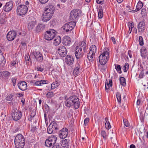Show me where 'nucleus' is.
<instances>
[{
  "label": "nucleus",
  "instance_id": "f257e3e1",
  "mask_svg": "<svg viewBox=\"0 0 148 148\" xmlns=\"http://www.w3.org/2000/svg\"><path fill=\"white\" fill-rule=\"evenodd\" d=\"M15 146L17 148H23L25 144V139L23 136L18 134L16 136L14 140Z\"/></svg>",
  "mask_w": 148,
  "mask_h": 148
},
{
  "label": "nucleus",
  "instance_id": "f03ea898",
  "mask_svg": "<svg viewBox=\"0 0 148 148\" xmlns=\"http://www.w3.org/2000/svg\"><path fill=\"white\" fill-rule=\"evenodd\" d=\"M97 51V48L95 45H92L90 47L89 51L87 57L90 62L93 63L95 59V56Z\"/></svg>",
  "mask_w": 148,
  "mask_h": 148
},
{
  "label": "nucleus",
  "instance_id": "7ed1b4c3",
  "mask_svg": "<svg viewBox=\"0 0 148 148\" xmlns=\"http://www.w3.org/2000/svg\"><path fill=\"white\" fill-rule=\"evenodd\" d=\"M109 52L106 50H104L99 57L100 64H106L109 59Z\"/></svg>",
  "mask_w": 148,
  "mask_h": 148
},
{
  "label": "nucleus",
  "instance_id": "20e7f679",
  "mask_svg": "<svg viewBox=\"0 0 148 148\" xmlns=\"http://www.w3.org/2000/svg\"><path fill=\"white\" fill-rule=\"evenodd\" d=\"M76 23L74 21H71L65 23L63 27V29L66 32L72 31L76 26Z\"/></svg>",
  "mask_w": 148,
  "mask_h": 148
},
{
  "label": "nucleus",
  "instance_id": "39448f33",
  "mask_svg": "<svg viewBox=\"0 0 148 148\" xmlns=\"http://www.w3.org/2000/svg\"><path fill=\"white\" fill-rule=\"evenodd\" d=\"M28 8L25 5H21L18 6L17 9V14L21 16L25 15L27 12Z\"/></svg>",
  "mask_w": 148,
  "mask_h": 148
},
{
  "label": "nucleus",
  "instance_id": "423d86ee",
  "mask_svg": "<svg viewBox=\"0 0 148 148\" xmlns=\"http://www.w3.org/2000/svg\"><path fill=\"white\" fill-rule=\"evenodd\" d=\"M81 14L80 10L76 9L72 10L70 13V19L71 20H75L78 18Z\"/></svg>",
  "mask_w": 148,
  "mask_h": 148
},
{
  "label": "nucleus",
  "instance_id": "0eeeda50",
  "mask_svg": "<svg viewBox=\"0 0 148 148\" xmlns=\"http://www.w3.org/2000/svg\"><path fill=\"white\" fill-rule=\"evenodd\" d=\"M55 8L51 5L47 6V21L52 17L54 12Z\"/></svg>",
  "mask_w": 148,
  "mask_h": 148
},
{
  "label": "nucleus",
  "instance_id": "6e6552de",
  "mask_svg": "<svg viewBox=\"0 0 148 148\" xmlns=\"http://www.w3.org/2000/svg\"><path fill=\"white\" fill-rule=\"evenodd\" d=\"M56 140L57 137L55 135L48 136L47 138V147H50L54 145L56 143Z\"/></svg>",
  "mask_w": 148,
  "mask_h": 148
},
{
  "label": "nucleus",
  "instance_id": "1a4fd4ad",
  "mask_svg": "<svg viewBox=\"0 0 148 148\" xmlns=\"http://www.w3.org/2000/svg\"><path fill=\"white\" fill-rule=\"evenodd\" d=\"M72 106L73 105L75 109L78 108L79 106V99L76 96H71Z\"/></svg>",
  "mask_w": 148,
  "mask_h": 148
},
{
  "label": "nucleus",
  "instance_id": "9d476101",
  "mask_svg": "<svg viewBox=\"0 0 148 148\" xmlns=\"http://www.w3.org/2000/svg\"><path fill=\"white\" fill-rule=\"evenodd\" d=\"M12 116L13 119L15 121L19 120L21 117L22 114L21 111H18L17 110L12 111Z\"/></svg>",
  "mask_w": 148,
  "mask_h": 148
},
{
  "label": "nucleus",
  "instance_id": "9b49d317",
  "mask_svg": "<svg viewBox=\"0 0 148 148\" xmlns=\"http://www.w3.org/2000/svg\"><path fill=\"white\" fill-rule=\"evenodd\" d=\"M57 52L62 57H64L67 53L66 48L63 46L59 47L57 49Z\"/></svg>",
  "mask_w": 148,
  "mask_h": 148
},
{
  "label": "nucleus",
  "instance_id": "f8f14e48",
  "mask_svg": "<svg viewBox=\"0 0 148 148\" xmlns=\"http://www.w3.org/2000/svg\"><path fill=\"white\" fill-rule=\"evenodd\" d=\"M75 54L77 59H80L83 57V53L82 49L79 47H76L75 50Z\"/></svg>",
  "mask_w": 148,
  "mask_h": 148
},
{
  "label": "nucleus",
  "instance_id": "ddd939ff",
  "mask_svg": "<svg viewBox=\"0 0 148 148\" xmlns=\"http://www.w3.org/2000/svg\"><path fill=\"white\" fill-rule=\"evenodd\" d=\"M56 35V31L53 29H51L47 31V40H50L53 39Z\"/></svg>",
  "mask_w": 148,
  "mask_h": 148
},
{
  "label": "nucleus",
  "instance_id": "4468645a",
  "mask_svg": "<svg viewBox=\"0 0 148 148\" xmlns=\"http://www.w3.org/2000/svg\"><path fill=\"white\" fill-rule=\"evenodd\" d=\"M68 133V130L67 128H63L59 132V136L60 138H65L67 137Z\"/></svg>",
  "mask_w": 148,
  "mask_h": 148
},
{
  "label": "nucleus",
  "instance_id": "2eb2a0df",
  "mask_svg": "<svg viewBox=\"0 0 148 148\" xmlns=\"http://www.w3.org/2000/svg\"><path fill=\"white\" fill-rule=\"evenodd\" d=\"M56 123H51L47 128V132L49 134H52L53 130L58 129Z\"/></svg>",
  "mask_w": 148,
  "mask_h": 148
},
{
  "label": "nucleus",
  "instance_id": "dca6fc26",
  "mask_svg": "<svg viewBox=\"0 0 148 148\" xmlns=\"http://www.w3.org/2000/svg\"><path fill=\"white\" fill-rule=\"evenodd\" d=\"M16 35V32L14 31L9 32L7 35V39L10 41L14 40Z\"/></svg>",
  "mask_w": 148,
  "mask_h": 148
},
{
  "label": "nucleus",
  "instance_id": "f3484780",
  "mask_svg": "<svg viewBox=\"0 0 148 148\" xmlns=\"http://www.w3.org/2000/svg\"><path fill=\"white\" fill-rule=\"evenodd\" d=\"M145 22L143 21L140 22L138 25V32L140 33H143L145 29Z\"/></svg>",
  "mask_w": 148,
  "mask_h": 148
},
{
  "label": "nucleus",
  "instance_id": "a211bd4d",
  "mask_svg": "<svg viewBox=\"0 0 148 148\" xmlns=\"http://www.w3.org/2000/svg\"><path fill=\"white\" fill-rule=\"evenodd\" d=\"M13 5L12 2L7 3L3 7V10L6 12H8L12 10Z\"/></svg>",
  "mask_w": 148,
  "mask_h": 148
},
{
  "label": "nucleus",
  "instance_id": "6ab92c4d",
  "mask_svg": "<svg viewBox=\"0 0 148 148\" xmlns=\"http://www.w3.org/2000/svg\"><path fill=\"white\" fill-rule=\"evenodd\" d=\"M74 58L73 56L71 55H67L65 59V62L68 65H71L74 62Z\"/></svg>",
  "mask_w": 148,
  "mask_h": 148
},
{
  "label": "nucleus",
  "instance_id": "aec40b11",
  "mask_svg": "<svg viewBox=\"0 0 148 148\" xmlns=\"http://www.w3.org/2000/svg\"><path fill=\"white\" fill-rule=\"evenodd\" d=\"M81 70L80 63L77 62L75 66V68L73 71V74L75 76H76L79 73L80 71Z\"/></svg>",
  "mask_w": 148,
  "mask_h": 148
},
{
  "label": "nucleus",
  "instance_id": "412c9836",
  "mask_svg": "<svg viewBox=\"0 0 148 148\" xmlns=\"http://www.w3.org/2000/svg\"><path fill=\"white\" fill-rule=\"evenodd\" d=\"M140 56L142 59H144L147 57L148 55V52L147 49L145 47H143L140 49Z\"/></svg>",
  "mask_w": 148,
  "mask_h": 148
},
{
  "label": "nucleus",
  "instance_id": "4be33fe9",
  "mask_svg": "<svg viewBox=\"0 0 148 148\" xmlns=\"http://www.w3.org/2000/svg\"><path fill=\"white\" fill-rule=\"evenodd\" d=\"M18 86L19 88L22 90L24 91L26 89L27 84L25 81H21L18 84Z\"/></svg>",
  "mask_w": 148,
  "mask_h": 148
},
{
  "label": "nucleus",
  "instance_id": "5701e85b",
  "mask_svg": "<svg viewBox=\"0 0 148 148\" xmlns=\"http://www.w3.org/2000/svg\"><path fill=\"white\" fill-rule=\"evenodd\" d=\"M71 42V39L70 37L68 36H65L63 38L62 43L65 46H69Z\"/></svg>",
  "mask_w": 148,
  "mask_h": 148
},
{
  "label": "nucleus",
  "instance_id": "b1692460",
  "mask_svg": "<svg viewBox=\"0 0 148 148\" xmlns=\"http://www.w3.org/2000/svg\"><path fill=\"white\" fill-rule=\"evenodd\" d=\"M3 50L2 47L0 46V64L3 65L5 64L6 61L2 52V50Z\"/></svg>",
  "mask_w": 148,
  "mask_h": 148
},
{
  "label": "nucleus",
  "instance_id": "393cba45",
  "mask_svg": "<svg viewBox=\"0 0 148 148\" xmlns=\"http://www.w3.org/2000/svg\"><path fill=\"white\" fill-rule=\"evenodd\" d=\"M61 41L60 37L58 36L55 37L53 40V44L55 46H57L59 45Z\"/></svg>",
  "mask_w": 148,
  "mask_h": 148
},
{
  "label": "nucleus",
  "instance_id": "a878e982",
  "mask_svg": "<svg viewBox=\"0 0 148 148\" xmlns=\"http://www.w3.org/2000/svg\"><path fill=\"white\" fill-rule=\"evenodd\" d=\"M36 24L35 21H29L28 24V28L29 30H32L34 28Z\"/></svg>",
  "mask_w": 148,
  "mask_h": 148
},
{
  "label": "nucleus",
  "instance_id": "bb28decb",
  "mask_svg": "<svg viewBox=\"0 0 148 148\" xmlns=\"http://www.w3.org/2000/svg\"><path fill=\"white\" fill-rule=\"evenodd\" d=\"M45 25L40 24H39L36 27V31L38 32L43 30L45 28Z\"/></svg>",
  "mask_w": 148,
  "mask_h": 148
},
{
  "label": "nucleus",
  "instance_id": "cd10ccee",
  "mask_svg": "<svg viewBox=\"0 0 148 148\" xmlns=\"http://www.w3.org/2000/svg\"><path fill=\"white\" fill-rule=\"evenodd\" d=\"M65 105L66 106L68 107H70L72 106L71 101V97L66 99L65 102Z\"/></svg>",
  "mask_w": 148,
  "mask_h": 148
},
{
  "label": "nucleus",
  "instance_id": "c85d7f7f",
  "mask_svg": "<svg viewBox=\"0 0 148 148\" xmlns=\"http://www.w3.org/2000/svg\"><path fill=\"white\" fill-rule=\"evenodd\" d=\"M60 82L57 81L53 82L51 84V88L53 89L57 87L60 84Z\"/></svg>",
  "mask_w": 148,
  "mask_h": 148
},
{
  "label": "nucleus",
  "instance_id": "c756f323",
  "mask_svg": "<svg viewBox=\"0 0 148 148\" xmlns=\"http://www.w3.org/2000/svg\"><path fill=\"white\" fill-rule=\"evenodd\" d=\"M99 68L100 71L103 73L106 69L107 66L106 64H100V65H99Z\"/></svg>",
  "mask_w": 148,
  "mask_h": 148
},
{
  "label": "nucleus",
  "instance_id": "7c9ffc66",
  "mask_svg": "<svg viewBox=\"0 0 148 148\" xmlns=\"http://www.w3.org/2000/svg\"><path fill=\"white\" fill-rule=\"evenodd\" d=\"M70 140L69 139H64L61 140L60 144L62 146L69 145V143Z\"/></svg>",
  "mask_w": 148,
  "mask_h": 148
},
{
  "label": "nucleus",
  "instance_id": "2f4dec72",
  "mask_svg": "<svg viewBox=\"0 0 148 148\" xmlns=\"http://www.w3.org/2000/svg\"><path fill=\"white\" fill-rule=\"evenodd\" d=\"M105 123L106 128L107 129H109L110 128L111 126L107 118H105Z\"/></svg>",
  "mask_w": 148,
  "mask_h": 148
},
{
  "label": "nucleus",
  "instance_id": "473e14b6",
  "mask_svg": "<svg viewBox=\"0 0 148 148\" xmlns=\"http://www.w3.org/2000/svg\"><path fill=\"white\" fill-rule=\"evenodd\" d=\"M143 6V5L142 3L140 1H138L136 5V8L135 11L136 12L138 11L142 8Z\"/></svg>",
  "mask_w": 148,
  "mask_h": 148
},
{
  "label": "nucleus",
  "instance_id": "72a5a7b5",
  "mask_svg": "<svg viewBox=\"0 0 148 148\" xmlns=\"http://www.w3.org/2000/svg\"><path fill=\"white\" fill-rule=\"evenodd\" d=\"M86 46V44L84 41H82L79 42V45L77 47H81L82 49H83L84 50Z\"/></svg>",
  "mask_w": 148,
  "mask_h": 148
},
{
  "label": "nucleus",
  "instance_id": "f704fd0d",
  "mask_svg": "<svg viewBox=\"0 0 148 148\" xmlns=\"http://www.w3.org/2000/svg\"><path fill=\"white\" fill-rule=\"evenodd\" d=\"M112 86V82L111 80H110L109 82H107L105 83V89L106 90H108L110 87Z\"/></svg>",
  "mask_w": 148,
  "mask_h": 148
},
{
  "label": "nucleus",
  "instance_id": "c9c22d12",
  "mask_svg": "<svg viewBox=\"0 0 148 148\" xmlns=\"http://www.w3.org/2000/svg\"><path fill=\"white\" fill-rule=\"evenodd\" d=\"M46 8H45L44 9V12H43V13L42 16V20L43 22H46Z\"/></svg>",
  "mask_w": 148,
  "mask_h": 148
},
{
  "label": "nucleus",
  "instance_id": "e433bc0d",
  "mask_svg": "<svg viewBox=\"0 0 148 148\" xmlns=\"http://www.w3.org/2000/svg\"><path fill=\"white\" fill-rule=\"evenodd\" d=\"M120 81L121 84L123 86L126 85V83L125 79L123 77H120Z\"/></svg>",
  "mask_w": 148,
  "mask_h": 148
},
{
  "label": "nucleus",
  "instance_id": "4c0bfd02",
  "mask_svg": "<svg viewBox=\"0 0 148 148\" xmlns=\"http://www.w3.org/2000/svg\"><path fill=\"white\" fill-rule=\"evenodd\" d=\"M115 68L118 73L119 74L121 73L122 72L121 70V68L119 65H115Z\"/></svg>",
  "mask_w": 148,
  "mask_h": 148
},
{
  "label": "nucleus",
  "instance_id": "58836bf2",
  "mask_svg": "<svg viewBox=\"0 0 148 148\" xmlns=\"http://www.w3.org/2000/svg\"><path fill=\"white\" fill-rule=\"evenodd\" d=\"M116 96L118 102L120 103L121 100V94L119 92H117L116 93Z\"/></svg>",
  "mask_w": 148,
  "mask_h": 148
},
{
  "label": "nucleus",
  "instance_id": "ea45409f",
  "mask_svg": "<svg viewBox=\"0 0 148 148\" xmlns=\"http://www.w3.org/2000/svg\"><path fill=\"white\" fill-rule=\"evenodd\" d=\"M101 134L103 139L106 140L107 136V134L106 132L104 130H102L101 131Z\"/></svg>",
  "mask_w": 148,
  "mask_h": 148
},
{
  "label": "nucleus",
  "instance_id": "a19ab883",
  "mask_svg": "<svg viewBox=\"0 0 148 148\" xmlns=\"http://www.w3.org/2000/svg\"><path fill=\"white\" fill-rule=\"evenodd\" d=\"M123 121L124 125L126 127H129L130 126V124L129 123L128 121L126 119H123Z\"/></svg>",
  "mask_w": 148,
  "mask_h": 148
},
{
  "label": "nucleus",
  "instance_id": "79ce46f5",
  "mask_svg": "<svg viewBox=\"0 0 148 148\" xmlns=\"http://www.w3.org/2000/svg\"><path fill=\"white\" fill-rule=\"evenodd\" d=\"M139 44L141 46H143L144 45L143 40V37L141 36H140L139 37Z\"/></svg>",
  "mask_w": 148,
  "mask_h": 148
},
{
  "label": "nucleus",
  "instance_id": "37998d69",
  "mask_svg": "<svg viewBox=\"0 0 148 148\" xmlns=\"http://www.w3.org/2000/svg\"><path fill=\"white\" fill-rule=\"evenodd\" d=\"M129 67V64L127 63H126L124 66L123 71L124 72H126L128 69Z\"/></svg>",
  "mask_w": 148,
  "mask_h": 148
},
{
  "label": "nucleus",
  "instance_id": "c03bdc74",
  "mask_svg": "<svg viewBox=\"0 0 148 148\" xmlns=\"http://www.w3.org/2000/svg\"><path fill=\"white\" fill-rule=\"evenodd\" d=\"M2 75L5 77H9L10 74V73L7 71H4L2 73Z\"/></svg>",
  "mask_w": 148,
  "mask_h": 148
},
{
  "label": "nucleus",
  "instance_id": "a18cd8bd",
  "mask_svg": "<svg viewBox=\"0 0 148 148\" xmlns=\"http://www.w3.org/2000/svg\"><path fill=\"white\" fill-rule=\"evenodd\" d=\"M32 53L34 55V57L36 59L38 58V57L39 56L42 55V54L39 52H37L36 53L34 52H33Z\"/></svg>",
  "mask_w": 148,
  "mask_h": 148
},
{
  "label": "nucleus",
  "instance_id": "49530a36",
  "mask_svg": "<svg viewBox=\"0 0 148 148\" xmlns=\"http://www.w3.org/2000/svg\"><path fill=\"white\" fill-rule=\"evenodd\" d=\"M25 60L27 63L28 62L31 60L30 57L29 55H25Z\"/></svg>",
  "mask_w": 148,
  "mask_h": 148
},
{
  "label": "nucleus",
  "instance_id": "de8ad7c7",
  "mask_svg": "<svg viewBox=\"0 0 148 148\" xmlns=\"http://www.w3.org/2000/svg\"><path fill=\"white\" fill-rule=\"evenodd\" d=\"M98 15L99 18H101L103 16V12L102 11L99 10L98 12Z\"/></svg>",
  "mask_w": 148,
  "mask_h": 148
},
{
  "label": "nucleus",
  "instance_id": "09e8293b",
  "mask_svg": "<svg viewBox=\"0 0 148 148\" xmlns=\"http://www.w3.org/2000/svg\"><path fill=\"white\" fill-rule=\"evenodd\" d=\"M134 23L132 22H129L128 23V27L129 28H131L133 29L134 27Z\"/></svg>",
  "mask_w": 148,
  "mask_h": 148
},
{
  "label": "nucleus",
  "instance_id": "8fccbe9b",
  "mask_svg": "<svg viewBox=\"0 0 148 148\" xmlns=\"http://www.w3.org/2000/svg\"><path fill=\"white\" fill-rule=\"evenodd\" d=\"M54 96L53 93L51 92H49L47 93V97L51 98Z\"/></svg>",
  "mask_w": 148,
  "mask_h": 148
},
{
  "label": "nucleus",
  "instance_id": "3c124183",
  "mask_svg": "<svg viewBox=\"0 0 148 148\" xmlns=\"http://www.w3.org/2000/svg\"><path fill=\"white\" fill-rule=\"evenodd\" d=\"M146 10L145 8H143L141 11V14L143 16H145L146 15Z\"/></svg>",
  "mask_w": 148,
  "mask_h": 148
},
{
  "label": "nucleus",
  "instance_id": "603ef678",
  "mask_svg": "<svg viewBox=\"0 0 148 148\" xmlns=\"http://www.w3.org/2000/svg\"><path fill=\"white\" fill-rule=\"evenodd\" d=\"M36 111L35 110H33L32 111V113L30 114L31 118H29V120H32L31 118L33 117L35 115Z\"/></svg>",
  "mask_w": 148,
  "mask_h": 148
},
{
  "label": "nucleus",
  "instance_id": "864d4df0",
  "mask_svg": "<svg viewBox=\"0 0 148 148\" xmlns=\"http://www.w3.org/2000/svg\"><path fill=\"white\" fill-rule=\"evenodd\" d=\"M12 95H10V96H8L6 98V99L9 101H12L13 100Z\"/></svg>",
  "mask_w": 148,
  "mask_h": 148
},
{
  "label": "nucleus",
  "instance_id": "5fc2aeb1",
  "mask_svg": "<svg viewBox=\"0 0 148 148\" xmlns=\"http://www.w3.org/2000/svg\"><path fill=\"white\" fill-rule=\"evenodd\" d=\"M144 76V73L143 71H141L139 75V77L140 78H142Z\"/></svg>",
  "mask_w": 148,
  "mask_h": 148
},
{
  "label": "nucleus",
  "instance_id": "6e6d98bb",
  "mask_svg": "<svg viewBox=\"0 0 148 148\" xmlns=\"http://www.w3.org/2000/svg\"><path fill=\"white\" fill-rule=\"evenodd\" d=\"M89 119L88 118H86L84 120V122L85 125H86L89 122Z\"/></svg>",
  "mask_w": 148,
  "mask_h": 148
},
{
  "label": "nucleus",
  "instance_id": "4d7b16f0",
  "mask_svg": "<svg viewBox=\"0 0 148 148\" xmlns=\"http://www.w3.org/2000/svg\"><path fill=\"white\" fill-rule=\"evenodd\" d=\"M36 59L38 61L41 62L42 60V55L39 56Z\"/></svg>",
  "mask_w": 148,
  "mask_h": 148
},
{
  "label": "nucleus",
  "instance_id": "13d9d810",
  "mask_svg": "<svg viewBox=\"0 0 148 148\" xmlns=\"http://www.w3.org/2000/svg\"><path fill=\"white\" fill-rule=\"evenodd\" d=\"M103 1L104 0H96V3L99 4H103Z\"/></svg>",
  "mask_w": 148,
  "mask_h": 148
},
{
  "label": "nucleus",
  "instance_id": "bf43d9fd",
  "mask_svg": "<svg viewBox=\"0 0 148 148\" xmlns=\"http://www.w3.org/2000/svg\"><path fill=\"white\" fill-rule=\"evenodd\" d=\"M41 81H38L35 82V85L36 86H40L41 85Z\"/></svg>",
  "mask_w": 148,
  "mask_h": 148
},
{
  "label": "nucleus",
  "instance_id": "052dcab7",
  "mask_svg": "<svg viewBox=\"0 0 148 148\" xmlns=\"http://www.w3.org/2000/svg\"><path fill=\"white\" fill-rule=\"evenodd\" d=\"M128 54L129 55V57L130 58H132V52L131 51L129 50L128 51Z\"/></svg>",
  "mask_w": 148,
  "mask_h": 148
},
{
  "label": "nucleus",
  "instance_id": "680f3d73",
  "mask_svg": "<svg viewBox=\"0 0 148 148\" xmlns=\"http://www.w3.org/2000/svg\"><path fill=\"white\" fill-rule=\"evenodd\" d=\"M36 125L35 126H34L32 128V129H31V131L32 132H34L35 130H36Z\"/></svg>",
  "mask_w": 148,
  "mask_h": 148
},
{
  "label": "nucleus",
  "instance_id": "e2e57ef3",
  "mask_svg": "<svg viewBox=\"0 0 148 148\" xmlns=\"http://www.w3.org/2000/svg\"><path fill=\"white\" fill-rule=\"evenodd\" d=\"M39 1L42 4H45L46 3V0H39Z\"/></svg>",
  "mask_w": 148,
  "mask_h": 148
},
{
  "label": "nucleus",
  "instance_id": "0e129e2a",
  "mask_svg": "<svg viewBox=\"0 0 148 148\" xmlns=\"http://www.w3.org/2000/svg\"><path fill=\"white\" fill-rule=\"evenodd\" d=\"M111 40H112V41L113 42V43L114 44H115L116 43V41L115 40V38H114V37H112L111 38Z\"/></svg>",
  "mask_w": 148,
  "mask_h": 148
},
{
  "label": "nucleus",
  "instance_id": "69168bd1",
  "mask_svg": "<svg viewBox=\"0 0 148 148\" xmlns=\"http://www.w3.org/2000/svg\"><path fill=\"white\" fill-rule=\"evenodd\" d=\"M60 147L59 145H53L52 148H59Z\"/></svg>",
  "mask_w": 148,
  "mask_h": 148
},
{
  "label": "nucleus",
  "instance_id": "338daca9",
  "mask_svg": "<svg viewBox=\"0 0 148 148\" xmlns=\"http://www.w3.org/2000/svg\"><path fill=\"white\" fill-rule=\"evenodd\" d=\"M61 148H69V145L62 146Z\"/></svg>",
  "mask_w": 148,
  "mask_h": 148
},
{
  "label": "nucleus",
  "instance_id": "774afa93",
  "mask_svg": "<svg viewBox=\"0 0 148 148\" xmlns=\"http://www.w3.org/2000/svg\"><path fill=\"white\" fill-rule=\"evenodd\" d=\"M12 82L13 83V85L14 86H15V84H16V79H12Z\"/></svg>",
  "mask_w": 148,
  "mask_h": 148
}]
</instances>
